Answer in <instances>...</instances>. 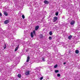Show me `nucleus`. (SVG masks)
<instances>
[{
	"label": "nucleus",
	"mask_w": 80,
	"mask_h": 80,
	"mask_svg": "<svg viewBox=\"0 0 80 80\" xmlns=\"http://www.w3.org/2000/svg\"><path fill=\"white\" fill-rule=\"evenodd\" d=\"M18 77L19 78H21V77H22V75L21 74H19L18 75Z\"/></svg>",
	"instance_id": "12"
},
{
	"label": "nucleus",
	"mask_w": 80,
	"mask_h": 80,
	"mask_svg": "<svg viewBox=\"0 0 80 80\" xmlns=\"http://www.w3.org/2000/svg\"><path fill=\"white\" fill-rule=\"evenodd\" d=\"M55 73H58V72H59V70H56L55 71Z\"/></svg>",
	"instance_id": "13"
},
{
	"label": "nucleus",
	"mask_w": 80,
	"mask_h": 80,
	"mask_svg": "<svg viewBox=\"0 0 80 80\" xmlns=\"http://www.w3.org/2000/svg\"><path fill=\"white\" fill-rule=\"evenodd\" d=\"M31 37H33V32H31Z\"/></svg>",
	"instance_id": "14"
},
{
	"label": "nucleus",
	"mask_w": 80,
	"mask_h": 80,
	"mask_svg": "<svg viewBox=\"0 0 80 80\" xmlns=\"http://www.w3.org/2000/svg\"><path fill=\"white\" fill-rule=\"evenodd\" d=\"M72 37V36L70 35L68 37L69 40H71V38Z\"/></svg>",
	"instance_id": "11"
},
{
	"label": "nucleus",
	"mask_w": 80,
	"mask_h": 80,
	"mask_svg": "<svg viewBox=\"0 0 80 80\" xmlns=\"http://www.w3.org/2000/svg\"><path fill=\"white\" fill-rule=\"evenodd\" d=\"M44 3L45 4H48V3H49V2L46 0H45L44 2Z\"/></svg>",
	"instance_id": "5"
},
{
	"label": "nucleus",
	"mask_w": 80,
	"mask_h": 80,
	"mask_svg": "<svg viewBox=\"0 0 80 80\" xmlns=\"http://www.w3.org/2000/svg\"><path fill=\"white\" fill-rule=\"evenodd\" d=\"M49 35H52V32L51 31L50 32H49Z\"/></svg>",
	"instance_id": "18"
},
{
	"label": "nucleus",
	"mask_w": 80,
	"mask_h": 80,
	"mask_svg": "<svg viewBox=\"0 0 80 80\" xmlns=\"http://www.w3.org/2000/svg\"><path fill=\"white\" fill-rule=\"evenodd\" d=\"M49 40H51L52 39V38L51 36H49Z\"/></svg>",
	"instance_id": "23"
},
{
	"label": "nucleus",
	"mask_w": 80,
	"mask_h": 80,
	"mask_svg": "<svg viewBox=\"0 0 80 80\" xmlns=\"http://www.w3.org/2000/svg\"><path fill=\"white\" fill-rule=\"evenodd\" d=\"M42 61H43V62H45V58H43V57H42V58H41Z\"/></svg>",
	"instance_id": "17"
},
{
	"label": "nucleus",
	"mask_w": 80,
	"mask_h": 80,
	"mask_svg": "<svg viewBox=\"0 0 80 80\" xmlns=\"http://www.w3.org/2000/svg\"><path fill=\"white\" fill-rule=\"evenodd\" d=\"M32 33L33 35H35V30L33 31Z\"/></svg>",
	"instance_id": "19"
},
{
	"label": "nucleus",
	"mask_w": 80,
	"mask_h": 80,
	"mask_svg": "<svg viewBox=\"0 0 80 80\" xmlns=\"http://www.w3.org/2000/svg\"><path fill=\"white\" fill-rule=\"evenodd\" d=\"M22 18L23 19H24V18H25V16L23 15H22Z\"/></svg>",
	"instance_id": "22"
},
{
	"label": "nucleus",
	"mask_w": 80,
	"mask_h": 80,
	"mask_svg": "<svg viewBox=\"0 0 80 80\" xmlns=\"http://www.w3.org/2000/svg\"><path fill=\"white\" fill-rule=\"evenodd\" d=\"M40 38H43V35L41 34L40 35Z\"/></svg>",
	"instance_id": "24"
},
{
	"label": "nucleus",
	"mask_w": 80,
	"mask_h": 80,
	"mask_svg": "<svg viewBox=\"0 0 80 80\" xmlns=\"http://www.w3.org/2000/svg\"><path fill=\"white\" fill-rule=\"evenodd\" d=\"M9 23V21L8 20H6L4 22V24H7Z\"/></svg>",
	"instance_id": "4"
},
{
	"label": "nucleus",
	"mask_w": 80,
	"mask_h": 80,
	"mask_svg": "<svg viewBox=\"0 0 80 80\" xmlns=\"http://www.w3.org/2000/svg\"><path fill=\"white\" fill-rule=\"evenodd\" d=\"M30 60V57L28 56L27 58V59L26 60V62H29V60Z\"/></svg>",
	"instance_id": "6"
},
{
	"label": "nucleus",
	"mask_w": 80,
	"mask_h": 80,
	"mask_svg": "<svg viewBox=\"0 0 80 80\" xmlns=\"http://www.w3.org/2000/svg\"><path fill=\"white\" fill-rule=\"evenodd\" d=\"M25 74L27 76L30 75V71H28L25 72Z\"/></svg>",
	"instance_id": "3"
},
{
	"label": "nucleus",
	"mask_w": 80,
	"mask_h": 80,
	"mask_svg": "<svg viewBox=\"0 0 80 80\" xmlns=\"http://www.w3.org/2000/svg\"><path fill=\"white\" fill-rule=\"evenodd\" d=\"M3 13L4 15H5V16H8V13H7V12H4Z\"/></svg>",
	"instance_id": "7"
},
{
	"label": "nucleus",
	"mask_w": 80,
	"mask_h": 80,
	"mask_svg": "<svg viewBox=\"0 0 80 80\" xmlns=\"http://www.w3.org/2000/svg\"><path fill=\"white\" fill-rule=\"evenodd\" d=\"M19 48V46H18V47H16L15 49V52H16V51H17L18 50V49Z\"/></svg>",
	"instance_id": "8"
},
{
	"label": "nucleus",
	"mask_w": 80,
	"mask_h": 80,
	"mask_svg": "<svg viewBox=\"0 0 80 80\" xmlns=\"http://www.w3.org/2000/svg\"><path fill=\"white\" fill-rule=\"evenodd\" d=\"M39 28V26H37L35 27V30H38V29Z\"/></svg>",
	"instance_id": "9"
},
{
	"label": "nucleus",
	"mask_w": 80,
	"mask_h": 80,
	"mask_svg": "<svg viewBox=\"0 0 80 80\" xmlns=\"http://www.w3.org/2000/svg\"><path fill=\"white\" fill-rule=\"evenodd\" d=\"M57 77H60V74L59 73L58 74Z\"/></svg>",
	"instance_id": "21"
},
{
	"label": "nucleus",
	"mask_w": 80,
	"mask_h": 80,
	"mask_svg": "<svg viewBox=\"0 0 80 80\" xmlns=\"http://www.w3.org/2000/svg\"><path fill=\"white\" fill-rule=\"evenodd\" d=\"M4 49H5L7 48V45L6 44H4V46H3Z\"/></svg>",
	"instance_id": "15"
},
{
	"label": "nucleus",
	"mask_w": 80,
	"mask_h": 80,
	"mask_svg": "<svg viewBox=\"0 0 80 80\" xmlns=\"http://www.w3.org/2000/svg\"><path fill=\"white\" fill-rule=\"evenodd\" d=\"M58 66V65L57 64H56V65H55L54 66V68H57V66Z\"/></svg>",
	"instance_id": "16"
},
{
	"label": "nucleus",
	"mask_w": 80,
	"mask_h": 80,
	"mask_svg": "<svg viewBox=\"0 0 80 80\" xmlns=\"http://www.w3.org/2000/svg\"><path fill=\"white\" fill-rule=\"evenodd\" d=\"M43 78V77H42L40 78V80H42Z\"/></svg>",
	"instance_id": "25"
},
{
	"label": "nucleus",
	"mask_w": 80,
	"mask_h": 80,
	"mask_svg": "<svg viewBox=\"0 0 80 80\" xmlns=\"http://www.w3.org/2000/svg\"><path fill=\"white\" fill-rule=\"evenodd\" d=\"M55 15L56 16H57L58 15V12H56Z\"/></svg>",
	"instance_id": "20"
},
{
	"label": "nucleus",
	"mask_w": 80,
	"mask_h": 80,
	"mask_svg": "<svg viewBox=\"0 0 80 80\" xmlns=\"http://www.w3.org/2000/svg\"><path fill=\"white\" fill-rule=\"evenodd\" d=\"M58 19V18L57 17H55L53 18V19L52 20L53 22H55Z\"/></svg>",
	"instance_id": "1"
},
{
	"label": "nucleus",
	"mask_w": 80,
	"mask_h": 80,
	"mask_svg": "<svg viewBox=\"0 0 80 80\" xmlns=\"http://www.w3.org/2000/svg\"><path fill=\"white\" fill-rule=\"evenodd\" d=\"M75 21L74 20H72V21L70 23V24H71V25H73L75 24Z\"/></svg>",
	"instance_id": "2"
},
{
	"label": "nucleus",
	"mask_w": 80,
	"mask_h": 80,
	"mask_svg": "<svg viewBox=\"0 0 80 80\" xmlns=\"http://www.w3.org/2000/svg\"><path fill=\"white\" fill-rule=\"evenodd\" d=\"M0 15L1 16H2V13L1 12H0Z\"/></svg>",
	"instance_id": "26"
},
{
	"label": "nucleus",
	"mask_w": 80,
	"mask_h": 80,
	"mask_svg": "<svg viewBox=\"0 0 80 80\" xmlns=\"http://www.w3.org/2000/svg\"><path fill=\"white\" fill-rule=\"evenodd\" d=\"M65 64H66V62H64L63 65H65Z\"/></svg>",
	"instance_id": "27"
},
{
	"label": "nucleus",
	"mask_w": 80,
	"mask_h": 80,
	"mask_svg": "<svg viewBox=\"0 0 80 80\" xmlns=\"http://www.w3.org/2000/svg\"><path fill=\"white\" fill-rule=\"evenodd\" d=\"M75 52L76 54H78L79 53V51L78 50H76L75 51Z\"/></svg>",
	"instance_id": "10"
}]
</instances>
